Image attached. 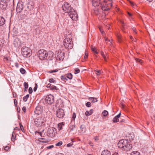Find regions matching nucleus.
Wrapping results in <instances>:
<instances>
[{"mask_svg":"<svg viewBox=\"0 0 155 155\" xmlns=\"http://www.w3.org/2000/svg\"><path fill=\"white\" fill-rule=\"evenodd\" d=\"M21 54L25 58L29 57L31 55V49L26 47H22L21 49Z\"/></svg>","mask_w":155,"mask_h":155,"instance_id":"4","label":"nucleus"},{"mask_svg":"<svg viewBox=\"0 0 155 155\" xmlns=\"http://www.w3.org/2000/svg\"><path fill=\"white\" fill-rule=\"evenodd\" d=\"M76 117V114L75 113H73V114L72 120H73L74 121Z\"/></svg>","mask_w":155,"mask_h":155,"instance_id":"39","label":"nucleus"},{"mask_svg":"<svg viewBox=\"0 0 155 155\" xmlns=\"http://www.w3.org/2000/svg\"><path fill=\"white\" fill-rule=\"evenodd\" d=\"M27 7L30 10L33 9L34 8L33 3H32L30 5L29 4V5Z\"/></svg>","mask_w":155,"mask_h":155,"instance_id":"23","label":"nucleus"},{"mask_svg":"<svg viewBox=\"0 0 155 155\" xmlns=\"http://www.w3.org/2000/svg\"><path fill=\"white\" fill-rule=\"evenodd\" d=\"M54 146L53 145H51L49 146L48 147H47V148L48 149H50L51 148H52Z\"/></svg>","mask_w":155,"mask_h":155,"instance_id":"53","label":"nucleus"},{"mask_svg":"<svg viewBox=\"0 0 155 155\" xmlns=\"http://www.w3.org/2000/svg\"><path fill=\"white\" fill-rule=\"evenodd\" d=\"M61 79L63 80V81H65V82H66L65 81H67V76H62L61 77Z\"/></svg>","mask_w":155,"mask_h":155,"instance_id":"25","label":"nucleus"},{"mask_svg":"<svg viewBox=\"0 0 155 155\" xmlns=\"http://www.w3.org/2000/svg\"><path fill=\"white\" fill-rule=\"evenodd\" d=\"M64 45L65 48L68 49H71L73 46V44L71 37L68 36L64 40Z\"/></svg>","mask_w":155,"mask_h":155,"instance_id":"3","label":"nucleus"},{"mask_svg":"<svg viewBox=\"0 0 155 155\" xmlns=\"http://www.w3.org/2000/svg\"><path fill=\"white\" fill-rule=\"evenodd\" d=\"M95 71L97 72L96 74L97 75H99L101 73V71L100 70H96Z\"/></svg>","mask_w":155,"mask_h":155,"instance_id":"31","label":"nucleus"},{"mask_svg":"<svg viewBox=\"0 0 155 155\" xmlns=\"http://www.w3.org/2000/svg\"><path fill=\"white\" fill-rule=\"evenodd\" d=\"M62 144V142L61 141H59L55 144L56 146H59Z\"/></svg>","mask_w":155,"mask_h":155,"instance_id":"38","label":"nucleus"},{"mask_svg":"<svg viewBox=\"0 0 155 155\" xmlns=\"http://www.w3.org/2000/svg\"><path fill=\"white\" fill-rule=\"evenodd\" d=\"M135 60L137 62H138L140 63H142V62H141L142 61L141 59L136 58L135 59Z\"/></svg>","mask_w":155,"mask_h":155,"instance_id":"46","label":"nucleus"},{"mask_svg":"<svg viewBox=\"0 0 155 155\" xmlns=\"http://www.w3.org/2000/svg\"><path fill=\"white\" fill-rule=\"evenodd\" d=\"M94 139L96 141V140H99L98 138V137L97 136H96L95 137H94Z\"/></svg>","mask_w":155,"mask_h":155,"instance_id":"59","label":"nucleus"},{"mask_svg":"<svg viewBox=\"0 0 155 155\" xmlns=\"http://www.w3.org/2000/svg\"><path fill=\"white\" fill-rule=\"evenodd\" d=\"M54 101V97L51 94L48 95L45 98V102L48 104H52Z\"/></svg>","mask_w":155,"mask_h":155,"instance_id":"10","label":"nucleus"},{"mask_svg":"<svg viewBox=\"0 0 155 155\" xmlns=\"http://www.w3.org/2000/svg\"><path fill=\"white\" fill-rule=\"evenodd\" d=\"M4 61H6L7 62H8L10 60V58L8 57H5L4 58Z\"/></svg>","mask_w":155,"mask_h":155,"instance_id":"35","label":"nucleus"},{"mask_svg":"<svg viewBox=\"0 0 155 155\" xmlns=\"http://www.w3.org/2000/svg\"><path fill=\"white\" fill-rule=\"evenodd\" d=\"M20 128L23 132H24V129L23 128V125L20 123L19 124Z\"/></svg>","mask_w":155,"mask_h":155,"instance_id":"40","label":"nucleus"},{"mask_svg":"<svg viewBox=\"0 0 155 155\" xmlns=\"http://www.w3.org/2000/svg\"><path fill=\"white\" fill-rule=\"evenodd\" d=\"M49 82L50 83H54L55 81L53 78H51L49 80Z\"/></svg>","mask_w":155,"mask_h":155,"instance_id":"42","label":"nucleus"},{"mask_svg":"<svg viewBox=\"0 0 155 155\" xmlns=\"http://www.w3.org/2000/svg\"><path fill=\"white\" fill-rule=\"evenodd\" d=\"M14 44L15 47H18L20 45V43L19 42H18L17 40H15L14 41Z\"/></svg>","mask_w":155,"mask_h":155,"instance_id":"22","label":"nucleus"},{"mask_svg":"<svg viewBox=\"0 0 155 155\" xmlns=\"http://www.w3.org/2000/svg\"><path fill=\"white\" fill-rule=\"evenodd\" d=\"M24 86L25 88H28V84L26 82H24Z\"/></svg>","mask_w":155,"mask_h":155,"instance_id":"44","label":"nucleus"},{"mask_svg":"<svg viewBox=\"0 0 155 155\" xmlns=\"http://www.w3.org/2000/svg\"><path fill=\"white\" fill-rule=\"evenodd\" d=\"M9 149V147L8 146H6V147H5L4 148L5 150H6L7 151H8V150Z\"/></svg>","mask_w":155,"mask_h":155,"instance_id":"49","label":"nucleus"},{"mask_svg":"<svg viewBox=\"0 0 155 155\" xmlns=\"http://www.w3.org/2000/svg\"><path fill=\"white\" fill-rule=\"evenodd\" d=\"M14 104L15 105H17V101L16 99H14Z\"/></svg>","mask_w":155,"mask_h":155,"instance_id":"54","label":"nucleus"},{"mask_svg":"<svg viewBox=\"0 0 155 155\" xmlns=\"http://www.w3.org/2000/svg\"><path fill=\"white\" fill-rule=\"evenodd\" d=\"M85 52H86V53H85V55L84 58H87L88 57V55H87V54H86V51Z\"/></svg>","mask_w":155,"mask_h":155,"instance_id":"58","label":"nucleus"},{"mask_svg":"<svg viewBox=\"0 0 155 155\" xmlns=\"http://www.w3.org/2000/svg\"><path fill=\"white\" fill-rule=\"evenodd\" d=\"M41 140H45V141L44 140H43V141H41V142H48L47 140L46 139H45L44 138H41Z\"/></svg>","mask_w":155,"mask_h":155,"instance_id":"50","label":"nucleus"},{"mask_svg":"<svg viewBox=\"0 0 155 155\" xmlns=\"http://www.w3.org/2000/svg\"><path fill=\"white\" fill-rule=\"evenodd\" d=\"M121 115V113H120L119 114H118L116 116V117L118 118H119L120 117V116Z\"/></svg>","mask_w":155,"mask_h":155,"instance_id":"56","label":"nucleus"},{"mask_svg":"<svg viewBox=\"0 0 155 155\" xmlns=\"http://www.w3.org/2000/svg\"><path fill=\"white\" fill-rule=\"evenodd\" d=\"M101 0H93L92 1L93 5L95 7L100 5L102 10L107 11L111 8L112 6L111 0H103V2H101Z\"/></svg>","mask_w":155,"mask_h":155,"instance_id":"1","label":"nucleus"},{"mask_svg":"<svg viewBox=\"0 0 155 155\" xmlns=\"http://www.w3.org/2000/svg\"><path fill=\"white\" fill-rule=\"evenodd\" d=\"M23 9V5L22 3H19L18 4L16 8V12L18 13L21 12Z\"/></svg>","mask_w":155,"mask_h":155,"instance_id":"12","label":"nucleus"},{"mask_svg":"<svg viewBox=\"0 0 155 155\" xmlns=\"http://www.w3.org/2000/svg\"><path fill=\"white\" fill-rule=\"evenodd\" d=\"M51 86V84H48L47 86V87H50V88Z\"/></svg>","mask_w":155,"mask_h":155,"instance_id":"57","label":"nucleus"},{"mask_svg":"<svg viewBox=\"0 0 155 155\" xmlns=\"http://www.w3.org/2000/svg\"><path fill=\"white\" fill-rule=\"evenodd\" d=\"M58 71V70L55 69L54 70H51L49 72L51 73H54V72H56Z\"/></svg>","mask_w":155,"mask_h":155,"instance_id":"47","label":"nucleus"},{"mask_svg":"<svg viewBox=\"0 0 155 155\" xmlns=\"http://www.w3.org/2000/svg\"><path fill=\"white\" fill-rule=\"evenodd\" d=\"M35 86L33 89L34 91H36L37 89V87H38V85L37 84H36V83L35 84Z\"/></svg>","mask_w":155,"mask_h":155,"instance_id":"45","label":"nucleus"},{"mask_svg":"<svg viewBox=\"0 0 155 155\" xmlns=\"http://www.w3.org/2000/svg\"><path fill=\"white\" fill-rule=\"evenodd\" d=\"M101 155H111V154L109 151L105 150L102 151Z\"/></svg>","mask_w":155,"mask_h":155,"instance_id":"14","label":"nucleus"},{"mask_svg":"<svg viewBox=\"0 0 155 155\" xmlns=\"http://www.w3.org/2000/svg\"><path fill=\"white\" fill-rule=\"evenodd\" d=\"M75 125H72L70 126L69 127V129L70 130V132L72 133L71 134H74V133H72V132L75 130Z\"/></svg>","mask_w":155,"mask_h":155,"instance_id":"17","label":"nucleus"},{"mask_svg":"<svg viewBox=\"0 0 155 155\" xmlns=\"http://www.w3.org/2000/svg\"><path fill=\"white\" fill-rule=\"evenodd\" d=\"M5 22V18L2 17H0V26L3 25Z\"/></svg>","mask_w":155,"mask_h":155,"instance_id":"16","label":"nucleus"},{"mask_svg":"<svg viewBox=\"0 0 155 155\" xmlns=\"http://www.w3.org/2000/svg\"><path fill=\"white\" fill-rule=\"evenodd\" d=\"M67 77L70 80H71L72 78V75L71 73L68 74H67Z\"/></svg>","mask_w":155,"mask_h":155,"instance_id":"26","label":"nucleus"},{"mask_svg":"<svg viewBox=\"0 0 155 155\" xmlns=\"http://www.w3.org/2000/svg\"><path fill=\"white\" fill-rule=\"evenodd\" d=\"M20 71L21 73L22 74H25L26 72L25 70L23 68H21Z\"/></svg>","mask_w":155,"mask_h":155,"instance_id":"32","label":"nucleus"},{"mask_svg":"<svg viewBox=\"0 0 155 155\" xmlns=\"http://www.w3.org/2000/svg\"><path fill=\"white\" fill-rule=\"evenodd\" d=\"M91 48L92 51H94L95 54H97L98 53L96 51V49L95 47H91Z\"/></svg>","mask_w":155,"mask_h":155,"instance_id":"30","label":"nucleus"},{"mask_svg":"<svg viewBox=\"0 0 155 155\" xmlns=\"http://www.w3.org/2000/svg\"><path fill=\"white\" fill-rule=\"evenodd\" d=\"M121 105L122 107H124V105L123 104V101H121Z\"/></svg>","mask_w":155,"mask_h":155,"instance_id":"62","label":"nucleus"},{"mask_svg":"<svg viewBox=\"0 0 155 155\" xmlns=\"http://www.w3.org/2000/svg\"><path fill=\"white\" fill-rule=\"evenodd\" d=\"M48 53L45 50L42 49L39 50L38 53V56L40 60L46 59L48 56Z\"/></svg>","mask_w":155,"mask_h":155,"instance_id":"5","label":"nucleus"},{"mask_svg":"<svg viewBox=\"0 0 155 155\" xmlns=\"http://www.w3.org/2000/svg\"><path fill=\"white\" fill-rule=\"evenodd\" d=\"M80 72V70L79 69L76 68L75 69L74 73L75 74L79 73Z\"/></svg>","mask_w":155,"mask_h":155,"instance_id":"36","label":"nucleus"},{"mask_svg":"<svg viewBox=\"0 0 155 155\" xmlns=\"http://www.w3.org/2000/svg\"><path fill=\"white\" fill-rule=\"evenodd\" d=\"M43 131H44V130H43L41 132H38L36 131L35 132V133H38V134L39 135H40L41 136V137H42L43 136L42 135V134L43 133Z\"/></svg>","mask_w":155,"mask_h":155,"instance_id":"43","label":"nucleus"},{"mask_svg":"<svg viewBox=\"0 0 155 155\" xmlns=\"http://www.w3.org/2000/svg\"><path fill=\"white\" fill-rule=\"evenodd\" d=\"M28 99V98L27 97L25 96L23 97V100L25 102H26L27 101Z\"/></svg>","mask_w":155,"mask_h":155,"instance_id":"48","label":"nucleus"},{"mask_svg":"<svg viewBox=\"0 0 155 155\" xmlns=\"http://www.w3.org/2000/svg\"><path fill=\"white\" fill-rule=\"evenodd\" d=\"M85 105L87 107H90L91 106V103L90 102H87Z\"/></svg>","mask_w":155,"mask_h":155,"instance_id":"37","label":"nucleus"},{"mask_svg":"<svg viewBox=\"0 0 155 155\" xmlns=\"http://www.w3.org/2000/svg\"><path fill=\"white\" fill-rule=\"evenodd\" d=\"M113 122L114 123L117 122L119 121V119L116 116H115L113 120Z\"/></svg>","mask_w":155,"mask_h":155,"instance_id":"28","label":"nucleus"},{"mask_svg":"<svg viewBox=\"0 0 155 155\" xmlns=\"http://www.w3.org/2000/svg\"><path fill=\"white\" fill-rule=\"evenodd\" d=\"M130 155H140V153L137 151H134L132 152Z\"/></svg>","mask_w":155,"mask_h":155,"instance_id":"24","label":"nucleus"},{"mask_svg":"<svg viewBox=\"0 0 155 155\" xmlns=\"http://www.w3.org/2000/svg\"><path fill=\"white\" fill-rule=\"evenodd\" d=\"M43 111L42 108L40 106L36 107L35 110V113L37 114H39L41 113Z\"/></svg>","mask_w":155,"mask_h":155,"instance_id":"13","label":"nucleus"},{"mask_svg":"<svg viewBox=\"0 0 155 155\" xmlns=\"http://www.w3.org/2000/svg\"><path fill=\"white\" fill-rule=\"evenodd\" d=\"M127 14H128V15H129V16L130 17L131 16H132V14H130V13H129V12H127Z\"/></svg>","mask_w":155,"mask_h":155,"instance_id":"64","label":"nucleus"},{"mask_svg":"<svg viewBox=\"0 0 155 155\" xmlns=\"http://www.w3.org/2000/svg\"><path fill=\"white\" fill-rule=\"evenodd\" d=\"M80 129L81 131L83 133H84L86 131L85 126L84 125H82L80 126Z\"/></svg>","mask_w":155,"mask_h":155,"instance_id":"19","label":"nucleus"},{"mask_svg":"<svg viewBox=\"0 0 155 155\" xmlns=\"http://www.w3.org/2000/svg\"><path fill=\"white\" fill-rule=\"evenodd\" d=\"M22 110L24 112H26V107H22Z\"/></svg>","mask_w":155,"mask_h":155,"instance_id":"51","label":"nucleus"},{"mask_svg":"<svg viewBox=\"0 0 155 155\" xmlns=\"http://www.w3.org/2000/svg\"><path fill=\"white\" fill-rule=\"evenodd\" d=\"M108 114V112L106 110H104V111L102 112V114L104 116H106Z\"/></svg>","mask_w":155,"mask_h":155,"instance_id":"33","label":"nucleus"},{"mask_svg":"<svg viewBox=\"0 0 155 155\" xmlns=\"http://www.w3.org/2000/svg\"><path fill=\"white\" fill-rule=\"evenodd\" d=\"M93 109H91L90 111H86L85 112V114L86 116H89L91 115L93 113Z\"/></svg>","mask_w":155,"mask_h":155,"instance_id":"20","label":"nucleus"},{"mask_svg":"<svg viewBox=\"0 0 155 155\" xmlns=\"http://www.w3.org/2000/svg\"><path fill=\"white\" fill-rule=\"evenodd\" d=\"M88 99L91 101V103H94L97 102V100L96 98L93 97H89Z\"/></svg>","mask_w":155,"mask_h":155,"instance_id":"18","label":"nucleus"},{"mask_svg":"<svg viewBox=\"0 0 155 155\" xmlns=\"http://www.w3.org/2000/svg\"><path fill=\"white\" fill-rule=\"evenodd\" d=\"M50 89L51 90H57V87L56 86L53 85L51 86Z\"/></svg>","mask_w":155,"mask_h":155,"instance_id":"34","label":"nucleus"},{"mask_svg":"<svg viewBox=\"0 0 155 155\" xmlns=\"http://www.w3.org/2000/svg\"><path fill=\"white\" fill-rule=\"evenodd\" d=\"M62 8L65 13H69L73 9L72 8L71 5L67 2H65L62 5Z\"/></svg>","mask_w":155,"mask_h":155,"instance_id":"7","label":"nucleus"},{"mask_svg":"<svg viewBox=\"0 0 155 155\" xmlns=\"http://www.w3.org/2000/svg\"><path fill=\"white\" fill-rule=\"evenodd\" d=\"M117 38L119 39V41L120 42V39H121V38H120V36H119V35H118L117 36Z\"/></svg>","mask_w":155,"mask_h":155,"instance_id":"63","label":"nucleus"},{"mask_svg":"<svg viewBox=\"0 0 155 155\" xmlns=\"http://www.w3.org/2000/svg\"><path fill=\"white\" fill-rule=\"evenodd\" d=\"M64 115V112L62 109L60 108L57 110L56 112V115L59 118H63Z\"/></svg>","mask_w":155,"mask_h":155,"instance_id":"11","label":"nucleus"},{"mask_svg":"<svg viewBox=\"0 0 155 155\" xmlns=\"http://www.w3.org/2000/svg\"><path fill=\"white\" fill-rule=\"evenodd\" d=\"M34 123L37 127H41L45 125V122L43 118L38 117L35 120Z\"/></svg>","mask_w":155,"mask_h":155,"instance_id":"6","label":"nucleus"},{"mask_svg":"<svg viewBox=\"0 0 155 155\" xmlns=\"http://www.w3.org/2000/svg\"><path fill=\"white\" fill-rule=\"evenodd\" d=\"M14 132H12V140L13 141H15V138H16V136L15 135H14L13 134Z\"/></svg>","mask_w":155,"mask_h":155,"instance_id":"29","label":"nucleus"},{"mask_svg":"<svg viewBox=\"0 0 155 155\" xmlns=\"http://www.w3.org/2000/svg\"><path fill=\"white\" fill-rule=\"evenodd\" d=\"M108 42H109V44L111 45L112 44V42L110 41V40H109L108 41Z\"/></svg>","mask_w":155,"mask_h":155,"instance_id":"61","label":"nucleus"},{"mask_svg":"<svg viewBox=\"0 0 155 155\" xmlns=\"http://www.w3.org/2000/svg\"><path fill=\"white\" fill-rule=\"evenodd\" d=\"M28 92L30 94H31L33 92L32 89L31 87H30L28 89Z\"/></svg>","mask_w":155,"mask_h":155,"instance_id":"41","label":"nucleus"},{"mask_svg":"<svg viewBox=\"0 0 155 155\" xmlns=\"http://www.w3.org/2000/svg\"><path fill=\"white\" fill-rule=\"evenodd\" d=\"M118 146L119 148L125 151H130L132 148V145L126 140H120L118 143Z\"/></svg>","mask_w":155,"mask_h":155,"instance_id":"2","label":"nucleus"},{"mask_svg":"<svg viewBox=\"0 0 155 155\" xmlns=\"http://www.w3.org/2000/svg\"><path fill=\"white\" fill-rule=\"evenodd\" d=\"M64 125L63 123H61L58 124V130H61L62 129V126Z\"/></svg>","mask_w":155,"mask_h":155,"instance_id":"21","label":"nucleus"},{"mask_svg":"<svg viewBox=\"0 0 155 155\" xmlns=\"http://www.w3.org/2000/svg\"><path fill=\"white\" fill-rule=\"evenodd\" d=\"M104 39L105 41L107 42L108 43V41L109 40L107 38L105 37Z\"/></svg>","mask_w":155,"mask_h":155,"instance_id":"55","label":"nucleus"},{"mask_svg":"<svg viewBox=\"0 0 155 155\" xmlns=\"http://www.w3.org/2000/svg\"><path fill=\"white\" fill-rule=\"evenodd\" d=\"M101 56H102V57L104 58V60L105 61H107L106 57V55H105V54H104V53L102 51L101 52Z\"/></svg>","mask_w":155,"mask_h":155,"instance_id":"27","label":"nucleus"},{"mask_svg":"<svg viewBox=\"0 0 155 155\" xmlns=\"http://www.w3.org/2000/svg\"><path fill=\"white\" fill-rule=\"evenodd\" d=\"M73 144L72 143H70L67 144V147H70Z\"/></svg>","mask_w":155,"mask_h":155,"instance_id":"52","label":"nucleus"},{"mask_svg":"<svg viewBox=\"0 0 155 155\" xmlns=\"http://www.w3.org/2000/svg\"><path fill=\"white\" fill-rule=\"evenodd\" d=\"M128 139L130 141L133 140L134 138V134L133 133L129 134L127 136Z\"/></svg>","mask_w":155,"mask_h":155,"instance_id":"15","label":"nucleus"},{"mask_svg":"<svg viewBox=\"0 0 155 155\" xmlns=\"http://www.w3.org/2000/svg\"><path fill=\"white\" fill-rule=\"evenodd\" d=\"M56 133L57 130L54 127L49 128L47 132L48 136L50 137H54Z\"/></svg>","mask_w":155,"mask_h":155,"instance_id":"8","label":"nucleus"},{"mask_svg":"<svg viewBox=\"0 0 155 155\" xmlns=\"http://www.w3.org/2000/svg\"><path fill=\"white\" fill-rule=\"evenodd\" d=\"M132 30H133V31L134 32H135L136 34L137 33L135 28H132Z\"/></svg>","mask_w":155,"mask_h":155,"instance_id":"60","label":"nucleus"},{"mask_svg":"<svg viewBox=\"0 0 155 155\" xmlns=\"http://www.w3.org/2000/svg\"><path fill=\"white\" fill-rule=\"evenodd\" d=\"M68 14L73 20L75 21L78 19V14L77 12L74 10V9H73L71 11L70 13H68Z\"/></svg>","mask_w":155,"mask_h":155,"instance_id":"9","label":"nucleus"}]
</instances>
